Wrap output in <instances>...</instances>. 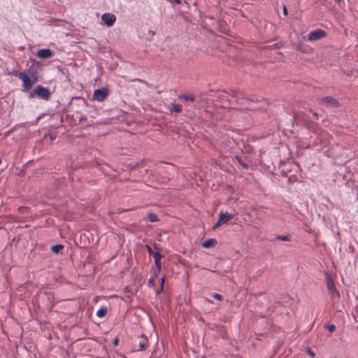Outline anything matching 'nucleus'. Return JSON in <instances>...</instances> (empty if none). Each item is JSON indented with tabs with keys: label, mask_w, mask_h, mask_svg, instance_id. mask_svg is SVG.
<instances>
[{
	"label": "nucleus",
	"mask_w": 358,
	"mask_h": 358,
	"mask_svg": "<svg viewBox=\"0 0 358 358\" xmlns=\"http://www.w3.org/2000/svg\"><path fill=\"white\" fill-rule=\"evenodd\" d=\"M34 96H38L43 100L48 101L51 96V92L48 87L38 85L29 94V99H32Z\"/></svg>",
	"instance_id": "1"
},
{
	"label": "nucleus",
	"mask_w": 358,
	"mask_h": 358,
	"mask_svg": "<svg viewBox=\"0 0 358 358\" xmlns=\"http://www.w3.org/2000/svg\"><path fill=\"white\" fill-rule=\"evenodd\" d=\"M327 36V32L321 29H317L309 32L303 38L308 41L320 40Z\"/></svg>",
	"instance_id": "2"
},
{
	"label": "nucleus",
	"mask_w": 358,
	"mask_h": 358,
	"mask_svg": "<svg viewBox=\"0 0 358 358\" xmlns=\"http://www.w3.org/2000/svg\"><path fill=\"white\" fill-rule=\"evenodd\" d=\"M325 278L327 282V287L329 293L332 295V297L340 296L339 292L337 290L334 280L332 279L331 275L329 273H325Z\"/></svg>",
	"instance_id": "3"
},
{
	"label": "nucleus",
	"mask_w": 358,
	"mask_h": 358,
	"mask_svg": "<svg viewBox=\"0 0 358 358\" xmlns=\"http://www.w3.org/2000/svg\"><path fill=\"white\" fill-rule=\"evenodd\" d=\"M40 69V64L38 62L34 61L32 64L24 71L27 72L28 76L33 79V81H38V70Z\"/></svg>",
	"instance_id": "4"
},
{
	"label": "nucleus",
	"mask_w": 358,
	"mask_h": 358,
	"mask_svg": "<svg viewBox=\"0 0 358 358\" xmlns=\"http://www.w3.org/2000/svg\"><path fill=\"white\" fill-rule=\"evenodd\" d=\"M20 79L22 80V87L24 92L29 91L33 85L37 83V80L33 81V79L30 78L27 72L23 71V74L21 75Z\"/></svg>",
	"instance_id": "5"
},
{
	"label": "nucleus",
	"mask_w": 358,
	"mask_h": 358,
	"mask_svg": "<svg viewBox=\"0 0 358 358\" xmlns=\"http://www.w3.org/2000/svg\"><path fill=\"white\" fill-rule=\"evenodd\" d=\"M108 95V90L106 87L96 89L93 93V99L97 101H103Z\"/></svg>",
	"instance_id": "6"
},
{
	"label": "nucleus",
	"mask_w": 358,
	"mask_h": 358,
	"mask_svg": "<svg viewBox=\"0 0 358 358\" xmlns=\"http://www.w3.org/2000/svg\"><path fill=\"white\" fill-rule=\"evenodd\" d=\"M234 217L233 214H229L227 212H220L219 213V219L215 224L213 229H216L220 227L222 224H225Z\"/></svg>",
	"instance_id": "7"
},
{
	"label": "nucleus",
	"mask_w": 358,
	"mask_h": 358,
	"mask_svg": "<svg viewBox=\"0 0 358 358\" xmlns=\"http://www.w3.org/2000/svg\"><path fill=\"white\" fill-rule=\"evenodd\" d=\"M101 20L107 27H112L115 22L116 17L113 13H106L101 15Z\"/></svg>",
	"instance_id": "8"
},
{
	"label": "nucleus",
	"mask_w": 358,
	"mask_h": 358,
	"mask_svg": "<svg viewBox=\"0 0 358 358\" xmlns=\"http://www.w3.org/2000/svg\"><path fill=\"white\" fill-rule=\"evenodd\" d=\"M322 102L328 106H332L334 108H336L339 105L338 101L331 96L323 97L322 99Z\"/></svg>",
	"instance_id": "9"
},
{
	"label": "nucleus",
	"mask_w": 358,
	"mask_h": 358,
	"mask_svg": "<svg viewBox=\"0 0 358 358\" xmlns=\"http://www.w3.org/2000/svg\"><path fill=\"white\" fill-rule=\"evenodd\" d=\"M36 55L39 58L46 59L51 57L53 52L48 48H43L38 50Z\"/></svg>",
	"instance_id": "10"
},
{
	"label": "nucleus",
	"mask_w": 358,
	"mask_h": 358,
	"mask_svg": "<svg viewBox=\"0 0 358 358\" xmlns=\"http://www.w3.org/2000/svg\"><path fill=\"white\" fill-rule=\"evenodd\" d=\"M153 258L155 261V264L157 267V271L155 272V275H157V273L162 269L161 259L162 258V255L159 252H156L153 254Z\"/></svg>",
	"instance_id": "11"
},
{
	"label": "nucleus",
	"mask_w": 358,
	"mask_h": 358,
	"mask_svg": "<svg viewBox=\"0 0 358 358\" xmlns=\"http://www.w3.org/2000/svg\"><path fill=\"white\" fill-rule=\"evenodd\" d=\"M217 244V240L215 238H208L205 240L201 246L204 248H209L215 246Z\"/></svg>",
	"instance_id": "12"
},
{
	"label": "nucleus",
	"mask_w": 358,
	"mask_h": 358,
	"mask_svg": "<svg viewBox=\"0 0 358 358\" xmlns=\"http://www.w3.org/2000/svg\"><path fill=\"white\" fill-rule=\"evenodd\" d=\"M169 109L171 113H180L182 111V105L173 103L169 106Z\"/></svg>",
	"instance_id": "13"
},
{
	"label": "nucleus",
	"mask_w": 358,
	"mask_h": 358,
	"mask_svg": "<svg viewBox=\"0 0 358 358\" xmlns=\"http://www.w3.org/2000/svg\"><path fill=\"white\" fill-rule=\"evenodd\" d=\"M148 341L146 337L142 336L141 341L138 343V350L143 351L146 350L148 347Z\"/></svg>",
	"instance_id": "14"
},
{
	"label": "nucleus",
	"mask_w": 358,
	"mask_h": 358,
	"mask_svg": "<svg viewBox=\"0 0 358 358\" xmlns=\"http://www.w3.org/2000/svg\"><path fill=\"white\" fill-rule=\"evenodd\" d=\"M124 293L125 294L124 297L127 299V300L129 301H131V297L134 294L129 286H126L124 288Z\"/></svg>",
	"instance_id": "15"
},
{
	"label": "nucleus",
	"mask_w": 358,
	"mask_h": 358,
	"mask_svg": "<svg viewBox=\"0 0 358 358\" xmlns=\"http://www.w3.org/2000/svg\"><path fill=\"white\" fill-rule=\"evenodd\" d=\"M108 313V308L105 306L101 307L97 311H96V316L98 317H103L106 315Z\"/></svg>",
	"instance_id": "16"
},
{
	"label": "nucleus",
	"mask_w": 358,
	"mask_h": 358,
	"mask_svg": "<svg viewBox=\"0 0 358 358\" xmlns=\"http://www.w3.org/2000/svg\"><path fill=\"white\" fill-rule=\"evenodd\" d=\"M146 220H148L151 222H155L159 221V218L157 214L154 213H150L147 217L145 218Z\"/></svg>",
	"instance_id": "17"
},
{
	"label": "nucleus",
	"mask_w": 358,
	"mask_h": 358,
	"mask_svg": "<svg viewBox=\"0 0 358 358\" xmlns=\"http://www.w3.org/2000/svg\"><path fill=\"white\" fill-rule=\"evenodd\" d=\"M64 248V246L63 245H61V244H57V245H55L53 246H52L51 248V250L52 251L55 253V254H58L59 252V251Z\"/></svg>",
	"instance_id": "18"
},
{
	"label": "nucleus",
	"mask_w": 358,
	"mask_h": 358,
	"mask_svg": "<svg viewBox=\"0 0 358 358\" xmlns=\"http://www.w3.org/2000/svg\"><path fill=\"white\" fill-rule=\"evenodd\" d=\"M235 159L237 161V162L245 169H248V165L245 163H244L242 159H241V157L240 156H235Z\"/></svg>",
	"instance_id": "19"
},
{
	"label": "nucleus",
	"mask_w": 358,
	"mask_h": 358,
	"mask_svg": "<svg viewBox=\"0 0 358 358\" xmlns=\"http://www.w3.org/2000/svg\"><path fill=\"white\" fill-rule=\"evenodd\" d=\"M275 238L277 240L282 241H290L291 238L289 235H278Z\"/></svg>",
	"instance_id": "20"
},
{
	"label": "nucleus",
	"mask_w": 358,
	"mask_h": 358,
	"mask_svg": "<svg viewBox=\"0 0 358 358\" xmlns=\"http://www.w3.org/2000/svg\"><path fill=\"white\" fill-rule=\"evenodd\" d=\"M22 74H23V72H19L16 70H12L11 71H10L8 73V75L18 77L20 79L21 75H22Z\"/></svg>",
	"instance_id": "21"
},
{
	"label": "nucleus",
	"mask_w": 358,
	"mask_h": 358,
	"mask_svg": "<svg viewBox=\"0 0 358 358\" xmlns=\"http://www.w3.org/2000/svg\"><path fill=\"white\" fill-rule=\"evenodd\" d=\"M180 98L184 99L185 100H189V101H194V97L193 96L183 95V96H180Z\"/></svg>",
	"instance_id": "22"
},
{
	"label": "nucleus",
	"mask_w": 358,
	"mask_h": 358,
	"mask_svg": "<svg viewBox=\"0 0 358 358\" xmlns=\"http://www.w3.org/2000/svg\"><path fill=\"white\" fill-rule=\"evenodd\" d=\"M326 328L330 331V332H333L335 329H336V327L334 324H327L326 325Z\"/></svg>",
	"instance_id": "23"
},
{
	"label": "nucleus",
	"mask_w": 358,
	"mask_h": 358,
	"mask_svg": "<svg viewBox=\"0 0 358 358\" xmlns=\"http://www.w3.org/2000/svg\"><path fill=\"white\" fill-rule=\"evenodd\" d=\"M157 275H154L152 276V278H150L148 281V286L149 287H152L154 285V278L156 277Z\"/></svg>",
	"instance_id": "24"
},
{
	"label": "nucleus",
	"mask_w": 358,
	"mask_h": 358,
	"mask_svg": "<svg viewBox=\"0 0 358 358\" xmlns=\"http://www.w3.org/2000/svg\"><path fill=\"white\" fill-rule=\"evenodd\" d=\"M148 252L150 255H152L153 257V254L156 253L157 252H154L152 249L149 246L147 245Z\"/></svg>",
	"instance_id": "25"
},
{
	"label": "nucleus",
	"mask_w": 358,
	"mask_h": 358,
	"mask_svg": "<svg viewBox=\"0 0 358 358\" xmlns=\"http://www.w3.org/2000/svg\"><path fill=\"white\" fill-rule=\"evenodd\" d=\"M213 298L217 299V300H222L223 299L222 296L220 294H213Z\"/></svg>",
	"instance_id": "26"
},
{
	"label": "nucleus",
	"mask_w": 358,
	"mask_h": 358,
	"mask_svg": "<svg viewBox=\"0 0 358 358\" xmlns=\"http://www.w3.org/2000/svg\"><path fill=\"white\" fill-rule=\"evenodd\" d=\"M307 352L308 354L311 356L312 357H314L315 356V352L310 349V348H308L307 350Z\"/></svg>",
	"instance_id": "27"
},
{
	"label": "nucleus",
	"mask_w": 358,
	"mask_h": 358,
	"mask_svg": "<svg viewBox=\"0 0 358 358\" xmlns=\"http://www.w3.org/2000/svg\"><path fill=\"white\" fill-rule=\"evenodd\" d=\"M164 278H162L160 279V285H161V290H163L164 289Z\"/></svg>",
	"instance_id": "28"
},
{
	"label": "nucleus",
	"mask_w": 358,
	"mask_h": 358,
	"mask_svg": "<svg viewBox=\"0 0 358 358\" xmlns=\"http://www.w3.org/2000/svg\"><path fill=\"white\" fill-rule=\"evenodd\" d=\"M283 14L285 15H287V14H288V11H287V8H286L285 6H283Z\"/></svg>",
	"instance_id": "29"
},
{
	"label": "nucleus",
	"mask_w": 358,
	"mask_h": 358,
	"mask_svg": "<svg viewBox=\"0 0 358 358\" xmlns=\"http://www.w3.org/2000/svg\"><path fill=\"white\" fill-rule=\"evenodd\" d=\"M175 2L177 4H180L182 3L181 0H172V3Z\"/></svg>",
	"instance_id": "30"
},
{
	"label": "nucleus",
	"mask_w": 358,
	"mask_h": 358,
	"mask_svg": "<svg viewBox=\"0 0 358 358\" xmlns=\"http://www.w3.org/2000/svg\"><path fill=\"white\" fill-rule=\"evenodd\" d=\"M313 115L315 117L317 118L318 115H317V113L313 112Z\"/></svg>",
	"instance_id": "31"
},
{
	"label": "nucleus",
	"mask_w": 358,
	"mask_h": 358,
	"mask_svg": "<svg viewBox=\"0 0 358 358\" xmlns=\"http://www.w3.org/2000/svg\"><path fill=\"white\" fill-rule=\"evenodd\" d=\"M162 290H161V287H160V288H159V290H158V291H157L156 294H159L160 292H162Z\"/></svg>",
	"instance_id": "32"
},
{
	"label": "nucleus",
	"mask_w": 358,
	"mask_h": 358,
	"mask_svg": "<svg viewBox=\"0 0 358 358\" xmlns=\"http://www.w3.org/2000/svg\"><path fill=\"white\" fill-rule=\"evenodd\" d=\"M169 2L172 3V0H167Z\"/></svg>",
	"instance_id": "33"
},
{
	"label": "nucleus",
	"mask_w": 358,
	"mask_h": 358,
	"mask_svg": "<svg viewBox=\"0 0 358 358\" xmlns=\"http://www.w3.org/2000/svg\"><path fill=\"white\" fill-rule=\"evenodd\" d=\"M332 358H337V357H332Z\"/></svg>",
	"instance_id": "34"
}]
</instances>
